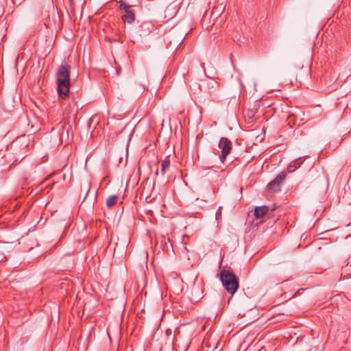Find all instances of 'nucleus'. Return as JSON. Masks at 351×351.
Listing matches in <instances>:
<instances>
[{"instance_id":"obj_12","label":"nucleus","mask_w":351,"mask_h":351,"mask_svg":"<svg viewBox=\"0 0 351 351\" xmlns=\"http://www.w3.org/2000/svg\"><path fill=\"white\" fill-rule=\"evenodd\" d=\"M170 164V156H167L161 162L160 173L162 176H164L169 169Z\"/></svg>"},{"instance_id":"obj_11","label":"nucleus","mask_w":351,"mask_h":351,"mask_svg":"<svg viewBox=\"0 0 351 351\" xmlns=\"http://www.w3.org/2000/svg\"><path fill=\"white\" fill-rule=\"evenodd\" d=\"M122 20L128 23H132L135 21V14L133 10L130 9L125 12V14L121 16Z\"/></svg>"},{"instance_id":"obj_19","label":"nucleus","mask_w":351,"mask_h":351,"mask_svg":"<svg viewBox=\"0 0 351 351\" xmlns=\"http://www.w3.org/2000/svg\"><path fill=\"white\" fill-rule=\"evenodd\" d=\"M277 208H278V206L276 204H274L271 208V210H275Z\"/></svg>"},{"instance_id":"obj_8","label":"nucleus","mask_w":351,"mask_h":351,"mask_svg":"<svg viewBox=\"0 0 351 351\" xmlns=\"http://www.w3.org/2000/svg\"><path fill=\"white\" fill-rule=\"evenodd\" d=\"M303 162H304L303 157H300V158H297L296 160H293L287 167L288 172H289V173L293 172L294 171H295V169L299 168Z\"/></svg>"},{"instance_id":"obj_20","label":"nucleus","mask_w":351,"mask_h":351,"mask_svg":"<svg viewBox=\"0 0 351 351\" xmlns=\"http://www.w3.org/2000/svg\"><path fill=\"white\" fill-rule=\"evenodd\" d=\"M159 174L158 170L156 171V175L158 176Z\"/></svg>"},{"instance_id":"obj_13","label":"nucleus","mask_w":351,"mask_h":351,"mask_svg":"<svg viewBox=\"0 0 351 351\" xmlns=\"http://www.w3.org/2000/svg\"><path fill=\"white\" fill-rule=\"evenodd\" d=\"M118 200V195H113L108 197L106 199V204L108 208H111L114 206Z\"/></svg>"},{"instance_id":"obj_21","label":"nucleus","mask_w":351,"mask_h":351,"mask_svg":"<svg viewBox=\"0 0 351 351\" xmlns=\"http://www.w3.org/2000/svg\"><path fill=\"white\" fill-rule=\"evenodd\" d=\"M169 332H171V330H169V329L167 330L166 332L168 333Z\"/></svg>"},{"instance_id":"obj_17","label":"nucleus","mask_w":351,"mask_h":351,"mask_svg":"<svg viewBox=\"0 0 351 351\" xmlns=\"http://www.w3.org/2000/svg\"><path fill=\"white\" fill-rule=\"evenodd\" d=\"M221 207H219L218 210L216 213V219H217L221 216Z\"/></svg>"},{"instance_id":"obj_3","label":"nucleus","mask_w":351,"mask_h":351,"mask_svg":"<svg viewBox=\"0 0 351 351\" xmlns=\"http://www.w3.org/2000/svg\"><path fill=\"white\" fill-rule=\"evenodd\" d=\"M56 129L59 134V142L62 144L64 142L69 143L70 140L73 139V133L71 132V138H70V131L71 130V126L69 121L64 119L60 121L57 125Z\"/></svg>"},{"instance_id":"obj_6","label":"nucleus","mask_w":351,"mask_h":351,"mask_svg":"<svg viewBox=\"0 0 351 351\" xmlns=\"http://www.w3.org/2000/svg\"><path fill=\"white\" fill-rule=\"evenodd\" d=\"M287 173L285 171L280 173L272 181L267 184L269 191L277 193L280 191L281 184L285 180Z\"/></svg>"},{"instance_id":"obj_10","label":"nucleus","mask_w":351,"mask_h":351,"mask_svg":"<svg viewBox=\"0 0 351 351\" xmlns=\"http://www.w3.org/2000/svg\"><path fill=\"white\" fill-rule=\"evenodd\" d=\"M269 211V207L267 206H256L254 208V216L256 219L264 217Z\"/></svg>"},{"instance_id":"obj_5","label":"nucleus","mask_w":351,"mask_h":351,"mask_svg":"<svg viewBox=\"0 0 351 351\" xmlns=\"http://www.w3.org/2000/svg\"><path fill=\"white\" fill-rule=\"evenodd\" d=\"M232 146V143L228 138L222 137L219 140V147L221 149V152L219 158L222 163H224L227 156L230 153Z\"/></svg>"},{"instance_id":"obj_2","label":"nucleus","mask_w":351,"mask_h":351,"mask_svg":"<svg viewBox=\"0 0 351 351\" xmlns=\"http://www.w3.org/2000/svg\"><path fill=\"white\" fill-rule=\"evenodd\" d=\"M219 278L228 293L233 295L237 292L239 287V278L232 271L228 269H222L219 274Z\"/></svg>"},{"instance_id":"obj_1","label":"nucleus","mask_w":351,"mask_h":351,"mask_svg":"<svg viewBox=\"0 0 351 351\" xmlns=\"http://www.w3.org/2000/svg\"><path fill=\"white\" fill-rule=\"evenodd\" d=\"M71 66L65 61L62 62L56 73V83L59 97L64 99L69 96L71 80Z\"/></svg>"},{"instance_id":"obj_9","label":"nucleus","mask_w":351,"mask_h":351,"mask_svg":"<svg viewBox=\"0 0 351 351\" xmlns=\"http://www.w3.org/2000/svg\"><path fill=\"white\" fill-rule=\"evenodd\" d=\"M177 13L176 6L173 4L169 5L165 10V18L168 20L172 19Z\"/></svg>"},{"instance_id":"obj_4","label":"nucleus","mask_w":351,"mask_h":351,"mask_svg":"<svg viewBox=\"0 0 351 351\" xmlns=\"http://www.w3.org/2000/svg\"><path fill=\"white\" fill-rule=\"evenodd\" d=\"M154 25L149 21L142 23L134 30L133 37L136 39H143L148 36L152 32Z\"/></svg>"},{"instance_id":"obj_14","label":"nucleus","mask_w":351,"mask_h":351,"mask_svg":"<svg viewBox=\"0 0 351 351\" xmlns=\"http://www.w3.org/2000/svg\"><path fill=\"white\" fill-rule=\"evenodd\" d=\"M131 8H132L131 5L125 4L123 1H120L119 8L121 10H123L125 12H126V10H129L130 9H131Z\"/></svg>"},{"instance_id":"obj_16","label":"nucleus","mask_w":351,"mask_h":351,"mask_svg":"<svg viewBox=\"0 0 351 351\" xmlns=\"http://www.w3.org/2000/svg\"><path fill=\"white\" fill-rule=\"evenodd\" d=\"M6 260V256L3 252L0 250V263Z\"/></svg>"},{"instance_id":"obj_18","label":"nucleus","mask_w":351,"mask_h":351,"mask_svg":"<svg viewBox=\"0 0 351 351\" xmlns=\"http://www.w3.org/2000/svg\"><path fill=\"white\" fill-rule=\"evenodd\" d=\"M304 289H299V290L296 292L295 295H298H298H300V294L301 293V292H303V291H304Z\"/></svg>"},{"instance_id":"obj_15","label":"nucleus","mask_w":351,"mask_h":351,"mask_svg":"<svg viewBox=\"0 0 351 351\" xmlns=\"http://www.w3.org/2000/svg\"><path fill=\"white\" fill-rule=\"evenodd\" d=\"M115 64H116V75L117 76H119L121 75V67L120 65H118L116 62V61H114Z\"/></svg>"},{"instance_id":"obj_7","label":"nucleus","mask_w":351,"mask_h":351,"mask_svg":"<svg viewBox=\"0 0 351 351\" xmlns=\"http://www.w3.org/2000/svg\"><path fill=\"white\" fill-rule=\"evenodd\" d=\"M175 36H176V32H175V31H172L167 36V40H168L169 45H173V46L178 47L182 44V43L185 39L186 34H185V32H184L176 38H175Z\"/></svg>"}]
</instances>
